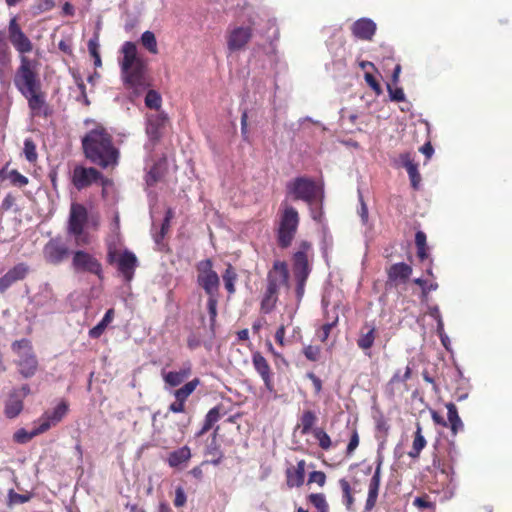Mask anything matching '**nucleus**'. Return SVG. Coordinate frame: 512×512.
I'll return each mask as SVG.
<instances>
[{
  "mask_svg": "<svg viewBox=\"0 0 512 512\" xmlns=\"http://www.w3.org/2000/svg\"><path fill=\"white\" fill-rule=\"evenodd\" d=\"M298 211L292 206H286L280 216L279 226L276 231L277 244L281 249L291 246L299 226Z\"/></svg>",
  "mask_w": 512,
  "mask_h": 512,
  "instance_id": "obj_8",
  "label": "nucleus"
},
{
  "mask_svg": "<svg viewBox=\"0 0 512 512\" xmlns=\"http://www.w3.org/2000/svg\"><path fill=\"white\" fill-rule=\"evenodd\" d=\"M337 322H338V318H336L331 323H326V324L321 326L320 330L318 331V337L321 340V342H326L327 341L332 328L336 326Z\"/></svg>",
  "mask_w": 512,
  "mask_h": 512,
  "instance_id": "obj_62",
  "label": "nucleus"
},
{
  "mask_svg": "<svg viewBox=\"0 0 512 512\" xmlns=\"http://www.w3.org/2000/svg\"><path fill=\"white\" fill-rule=\"evenodd\" d=\"M7 178L10 179V182L13 186L24 187L28 184L29 180L26 176L22 175L17 170H11L8 172Z\"/></svg>",
  "mask_w": 512,
  "mask_h": 512,
  "instance_id": "obj_57",
  "label": "nucleus"
},
{
  "mask_svg": "<svg viewBox=\"0 0 512 512\" xmlns=\"http://www.w3.org/2000/svg\"><path fill=\"white\" fill-rule=\"evenodd\" d=\"M412 274V267L404 262L396 263L387 270L388 280L391 282H406Z\"/></svg>",
  "mask_w": 512,
  "mask_h": 512,
  "instance_id": "obj_31",
  "label": "nucleus"
},
{
  "mask_svg": "<svg viewBox=\"0 0 512 512\" xmlns=\"http://www.w3.org/2000/svg\"><path fill=\"white\" fill-rule=\"evenodd\" d=\"M31 272V267L28 263L19 262L0 277V292L4 293L13 284L19 281H23Z\"/></svg>",
  "mask_w": 512,
  "mask_h": 512,
  "instance_id": "obj_17",
  "label": "nucleus"
},
{
  "mask_svg": "<svg viewBox=\"0 0 512 512\" xmlns=\"http://www.w3.org/2000/svg\"><path fill=\"white\" fill-rule=\"evenodd\" d=\"M304 356L312 362H317L321 356V348L319 346L308 345L303 348Z\"/></svg>",
  "mask_w": 512,
  "mask_h": 512,
  "instance_id": "obj_58",
  "label": "nucleus"
},
{
  "mask_svg": "<svg viewBox=\"0 0 512 512\" xmlns=\"http://www.w3.org/2000/svg\"><path fill=\"white\" fill-rule=\"evenodd\" d=\"M11 350L16 355L14 364L18 373L25 379L35 376L39 369V361L32 342L27 338L15 340L11 344Z\"/></svg>",
  "mask_w": 512,
  "mask_h": 512,
  "instance_id": "obj_5",
  "label": "nucleus"
},
{
  "mask_svg": "<svg viewBox=\"0 0 512 512\" xmlns=\"http://www.w3.org/2000/svg\"><path fill=\"white\" fill-rule=\"evenodd\" d=\"M25 158L30 163H35L38 159V154L36 151V145L31 138H27L24 141V149H23Z\"/></svg>",
  "mask_w": 512,
  "mask_h": 512,
  "instance_id": "obj_53",
  "label": "nucleus"
},
{
  "mask_svg": "<svg viewBox=\"0 0 512 512\" xmlns=\"http://www.w3.org/2000/svg\"><path fill=\"white\" fill-rule=\"evenodd\" d=\"M85 158L102 168H115L119 163L120 151L113 143L112 135L101 125L88 131L81 140Z\"/></svg>",
  "mask_w": 512,
  "mask_h": 512,
  "instance_id": "obj_1",
  "label": "nucleus"
},
{
  "mask_svg": "<svg viewBox=\"0 0 512 512\" xmlns=\"http://www.w3.org/2000/svg\"><path fill=\"white\" fill-rule=\"evenodd\" d=\"M197 283L207 295L219 294L220 279L213 269L211 259H204L197 263Z\"/></svg>",
  "mask_w": 512,
  "mask_h": 512,
  "instance_id": "obj_12",
  "label": "nucleus"
},
{
  "mask_svg": "<svg viewBox=\"0 0 512 512\" xmlns=\"http://www.w3.org/2000/svg\"><path fill=\"white\" fill-rule=\"evenodd\" d=\"M312 434L313 437L317 440L318 445L322 450L328 451L332 448L333 442L330 436L323 428H314Z\"/></svg>",
  "mask_w": 512,
  "mask_h": 512,
  "instance_id": "obj_45",
  "label": "nucleus"
},
{
  "mask_svg": "<svg viewBox=\"0 0 512 512\" xmlns=\"http://www.w3.org/2000/svg\"><path fill=\"white\" fill-rule=\"evenodd\" d=\"M286 188L294 200H302L309 205L317 201L322 202L324 198L323 189L309 177H296L287 184Z\"/></svg>",
  "mask_w": 512,
  "mask_h": 512,
  "instance_id": "obj_7",
  "label": "nucleus"
},
{
  "mask_svg": "<svg viewBox=\"0 0 512 512\" xmlns=\"http://www.w3.org/2000/svg\"><path fill=\"white\" fill-rule=\"evenodd\" d=\"M13 82L17 90L26 98L32 117L48 118L52 115V109L46 101V95L41 90V81L37 69L21 70L20 74H15Z\"/></svg>",
  "mask_w": 512,
  "mask_h": 512,
  "instance_id": "obj_3",
  "label": "nucleus"
},
{
  "mask_svg": "<svg viewBox=\"0 0 512 512\" xmlns=\"http://www.w3.org/2000/svg\"><path fill=\"white\" fill-rule=\"evenodd\" d=\"M22 398L16 390H13L5 402L4 414L7 418H16L23 410Z\"/></svg>",
  "mask_w": 512,
  "mask_h": 512,
  "instance_id": "obj_30",
  "label": "nucleus"
},
{
  "mask_svg": "<svg viewBox=\"0 0 512 512\" xmlns=\"http://www.w3.org/2000/svg\"><path fill=\"white\" fill-rule=\"evenodd\" d=\"M192 374V365L190 362L184 363L179 371L162 372V377L166 385L177 387L182 384Z\"/></svg>",
  "mask_w": 512,
  "mask_h": 512,
  "instance_id": "obj_25",
  "label": "nucleus"
},
{
  "mask_svg": "<svg viewBox=\"0 0 512 512\" xmlns=\"http://www.w3.org/2000/svg\"><path fill=\"white\" fill-rule=\"evenodd\" d=\"M221 414V406H215L208 411L205 416L202 428L196 433V437H201L205 433H207L213 426L220 420Z\"/></svg>",
  "mask_w": 512,
  "mask_h": 512,
  "instance_id": "obj_35",
  "label": "nucleus"
},
{
  "mask_svg": "<svg viewBox=\"0 0 512 512\" xmlns=\"http://www.w3.org/2000/svg\"><path fill=\"white\" fill-rule=\"evenodd\" d=\"M387 90L392 101L402 102L405 100V94L401 87H393L391 84H387Z\"/></svg>",
  "mask_w": 512,
  "mask_h": 512,
  "instance_id": "obj_60",
  "label": "nucleus"
},
{
  "mask_svg": "<svg viewBox=\"0 0 512 512\" xmlns=\"http://www.w3.org/2000/svg\"><path fill=\"white\" fill-rule=\"evenodd\" d=\"M364 78H365L366 83L375 92L376 95L382 94L381 85L379 84V82L376 80V78L372 74L365 73Z\"/></svg>",
  "mask_w": 512,
  "mask_h": 512,
  "instance_id": "obj_64",
  "label": "nucleus"
},
{
  "mask_svg": "<svg viewBox=\"0 0 512 512\" xmlns=\"http://www.w3.org/2000/svg\"><path fill=\"white\" fill-rule=\"evenodd\" d=\"M456 450L452 443H447L444 448L441 443L434 444L432 453V464L427 467L429 472L439 471L449 477L453 473V462L455 460Z\"/></svg>",
  "mask_w": 512,
  "mask_h": 512,
  "instance_id": "obj_10",
  "label": "nucleus"
},
{
  "mask_svg": "<svg viewBox=\"0 0 512 512\" xmlns=\"http://www.w3.org/2000/svg\"><path fill=\"white\" fill-rule=\"evenodd\" d=\"M224 287L229 295H233L236 292L235 283L238 279V274L235 268L228 264L224 273L222 274Z\"/></svg>",
  "mask_w": 512,
  "mask_h": 512,
  "instance_id": "obj_40",
  "label": "nucleus"
},
{
  "mask_svg": "<svg viewBox=\"0 0 512 512\" xmlns=\"http://www.w3.org/2000/svg\"><path fill=\"white\" fill-rule=\"evenodd\" d=\"M44 433V431H40V425L35 424L31 431H27L25 429H19L14 433V440L18 443H27L32 440L35 436Z\"/></svg>",
  "mask_w": 512,
  "mask_h": 512,
  "instance_id": "obj_44",
  "label": "nucleus"
},
{
  "mask_svg": "<svg viewBox=\"0 0 512 512\" xmlns=\"http://www.w3.org/2000/svg\"><path fill=\"white\" fill-rule=\"evenodd\" d=\"M73 78L80 92V96L77 97V100L83 102L86 106L90 105V101L86 93V86L82 77L79 74H73Z\"/></svg>",
  "mask_w": 512,
  "mask_h": 512,
  "instance_id": "obj_56",
  "label": "nucleus"
},
{
  "mask_svg": "<svg viewBox=\"0 0 512 512\" xmlns=\"http://www.w3.org/2000/svg\"><path fill=\"white\" fill-rule=\"evenodd\" d=\"M88 51L90 55L94 58L95 67H101L102 61L99 53V40L97 35H95L88 41Z\"/></svg>",
  "mask_w": 512,
  "mask_h": 512,
  "instance_id": "obj_50",
  "label": "nucleus"
},
{
  "mask_svg": "<svg viewBox=\"0 0 512 512\" xmlns=\"http://www.w3.org/2000/svg\"><path fill=\"white\" fill-rule=\"evenodd\" d=\"M339 485L342 490V501L344 505L346 506L347 510H352L353 504H354V496L352 493V488L350 486V483L346 479H340Z\"/></svg>",
  "mask_w": 512,
  "mask_h": 512,
  "instance_id": "obj_47",
  "label": "nucleus"
},
{
  "mask_svg": "<svg viewBox=\"0 0 512 512\" xmlns=\"http://www.w3.org/2000/svg\"><path fill=\"white\" fill-rule=\"evenodd\" d=\"M162 99L160 94L155 90H148L145 96V105L150 109H159Z\"/></svg>",
  "mask_w": 512,
  "mask_h": 512,
  "instance_id": "obj_54",
  "label": "nucleus"
},
{
  "mask_svg": "<svg viewBox=\"0 0 512 512\" xmlns=\"http://www.w3.org/2000/svg\"><path fill=\"white\" fill-rule=\"evenodd\" d=\"M8 44L18 52L20 64L15 74H20L21 70L28 71L37 69V61L27 57L28 53L33 51L34 45L31 39L23 31L16 16L9 20L7 26Z\"/></svg>",
  "mask_w": 512,
  "mask_h": 512,
  "instance_id": "obj_4",
  "label": "nucleus"
},
{
  "mask_svg": "<svg viewBox=\"0 0 512 512\" xmlns=\"http://www.w3.org/2000/svg\"><path fill=\"white\" fill-rule=\"evenodd\" d=\"M33 497L32 493L19 494L15 492L13 489L9 490L8 493V505L13 506L17 504H23L31 500Z\"/></svg>",
  "mask_w": 512,
  "mask_h": 512,
  "instance_id": "obj_52",
  "label": "nucleus"
},
{
  "mask_svg": "<svg viewBox=\"0 0 512 512\" xmlns=\"http://www.w3.org/2000/svg\"><path fill=\"white\" fill-rule=\"evenodd\" d=\"M399 159L401 165L407 170L412 188L414 190H418L421 182V175L418 171V164L414 161L410 153L400 154Z\"/></svg>",
  "mask_w": 512,
  "mask_h": 512,
  "instance_id": "obj_26",
  "label": "nucleus"
},
{
  "mask_svg": "<svg viewBox=\"0 0 512 512\" xmlns=\"http://www.w3.org/2000/svg\"><path fill=\"white\" fill-rule=\"evenodd\" d=\"M380 482L369 481L368 484V494L365 502L364 510L365 512H370L374 509L377 503L378 494H379Z\"/></svg>",
  "mask_w": 512,
  "mask_h": 512,
  "instance_id": "obj_42",
  "label": "nucleus"
},
{
  "mask_svg": "<svg viewBox=\"0 0 512 512\" xmlns=\"http://www.w3.org/2000/svg\"><path fill=\"white\" fill-rule=\"evenodd\" d=\"M413 505L419 509H434L435 503L430 501L428 495L416 497L413 501Z\"/></svg>",
  "mask_w": 512,
  "mask_h": 512,
  "instance_id": "obj_61",
  "label": "nucleus"
},
{
  "mask_svg": "<svg viewBox=\"0 0 512 512\" xmlns=\"http://www.w3.org/2000/svg\"><path fill=\"white\" fill-rule=\"evenodd\" d=\"M307 499L318 511L329 509L328 502L323 493H312L308 495Z\"/></svg>",
  "mask_w": 512,
  "mask_h": 512,
  "instance_id": "obj_51",
  "label": "nucleus"
},
{
  "mask_svg": "<svg viewBox=\"0 0 512 512\" xmlns=\"http://www.w3.org/2000/svg\"><path fill=\"white\" fill-rule=\"evenodd\" d=\"M70 181L71 184L78 190H84L94 183L101 182V184H105L107 179L104 175L95 167H86L81 164H77L74 166L73 170L70 172Z\"/></svg>",
  "mask_w": 512,
  "mask_h": 512,
  "instance_id": "obj_11",
  "label": "nucleus"
},
{
  "mask_svg": "<svg viewBox=\"0 0 512 512\" xmlns=\"http://www.w3.org/2000/svg\"><path fill=\"white\" fill-rule=\"evenodd\" d=\"M375 428L377 432V438H381L383 441L386 440L390 425L383 415L375 418Z\"/></svg>",
  "mask_w": 512,
  "mask_h": 512,
  "instance_id": "obj_49",
  "label": "nucleus"
},
{
  "mask_svg": "<svg viewBox=\"0 0 512 512\" xmlns=\"http://www.w3.org/2000/svg\"><path fill=\"white\" fill-rule=\"evenodd\" d=\"M252 365L258 375L264 382L265 388L269 392H274L273 372L267 359L256 351L252 354Z\"/></svg>",
  "mask_w": 512,
  "mask_h": 512,
  "instance_id": "obj_20",
  "label": "nucleus"
},
{
  "mask_svg": "<svg viewBox=\"0 0 512 512\" xmlns=\"http://www.w3.org/2000/svg\"><path fill=\"white\" fill-rule=\"evenodd\" d=\"M117 245H118L117 239H115V238L106 241V246H107L106 260H107V263L110 265L115 264L116 257L120 254L118 252Z\"/></svg>",
  "mask_w": 512,
  "mask_h": 512,
  "instance_id": "obj_55",
  "label": "nucleus"
},
{
  "mask_svg": "<svg viewBox=\"0 0 512 512\" xmlns=\"http://www.w3.org/2000/svg\"><path fill=\"white\" fill-rule=\"evenodd\" d=\"M221 414V406H215L208 411L205 416L202 428L196 433V437H201L205 433H207L213 426L220 420Z\"/></svg>",
  "mask_w": 512,
  "mask_h": 512,
  "instance_id": "obj_37",
  "label": "nucleus"
},
{
  "mask_svg": "<svg viewBox=\"0 0 512 512\" xmlns=\"http://www.w3.org/2000/svg\"><path fill=\"white\" fill-rule=\"evenodd\" d=\"M289 271L286 262L277 260L267 273V286L271 291L280 290L282 285H288Z\"/></svg>",
  "mask_w": 512,
  "mask_h": 512,
  "instance_id": "obj_19",
  "label": "nucleus"
},
{
  "mask_svg": "<svg viewBox=\"0 0 512 512\" xmlns=\"http://www.w3.org/2000/svg\"><path fill=\"white\" fill-rule=\"evenodd\" d=\"M69 255V248L60 237L50 239L43 247V256L46 262L58 265Z\"/></svg>",
  "mask_w": 512,
  "mask_h": 512,
  "instance_id": "obj_14",
  "label": "nucleus"
},
{
  "mask_svg": "<svg viewBox=\"0 0 512 512\" xmlns=\"http://www.w3.org/2000/svg\"><path fill=\"white\" fill-rule=\"evenodd\" d=\"M192 457L191 449L188 446H182L167 455V464L174 469H183L187 466Z\"/></svg>",
  "mask_w": 512,
  "mask_h": 512,
  "instance_id": "obj_24",
  "label": "nucleus"
},
{
  "mask_svg": "<svg viewBox=\"0 0 512 512\" xmlns=\"http://www.w3.org/2000/svg\"><path fill=\"white\" fill-rule=\"evenodd\" d=\"M142 46L151 54H158V45L155 34L152 31H145L140 38Z\"/></svg>",
  "mask_w": 512,
  "mask_h": 512,
  "instance_id": "obj_46",
  "label": "nucleus"
},
{
  "mask_svg": "<svg viewBox=\"0 0 512 512\" xmlns=\"http://www.w3.org/2000/svg\"><path fill=\"white\" fill-rule=\"evenodd\" d=\"M219 430H220L219 426H217L214 429L213 434H212V438H211V442L207 445L206 451H205L206 455H210L213 458L211 460L203 461L202 465H205L207 463H211L213 465H218L221 462L222 458H223V453L220 450V445H219V443L217 441V436L219 434Z\"/></svg>",
  "mask_w": 512,
  "mask_h": 512,
  "instance_id": "obj_32",
  "label": "nucleus"
},
{
  "mask_svg": "<svg viewBox=\"0 0 512 512\" xmlns=\"http://www.w3.org/2000/svg\"><path fill=\"white\" fill-rule=\"evenodd\" d=\"M122 53L120 66L124 86L139 96L150 86L147 62L137 55V47L133 42H125Z\"/></svg>",
  "mask_w": 512,
  "mask_h": 512,
  "instance_id": "obj_2",
  "label": "nucleus"
},
{
  "mask_svg": "<svg viewBox=\"0 0 512 512\" xmlns=\"http://www.w3.org/2000/svg\"><path fill=\"white\" fill-rule=\"evenodd\" d=\"M12 66V52L4 31L0 30V77H3Z\"/></svg>",
  "mask_w": 512,
  "mask_h": 512,
  "instance_id": "obj_28",
  "label": "nucleus"
},
{
  "mask_svg": "<svg viewBox=\"0 0 512 512\" xmlns=\"http://www.w3.org/2000/svg\"><path fill=\"white\" fill-rule=\"evenodd\" d=\"M117 271L126 282H131L138 266L136 255L130 250H124L116 257Z\"/></svg>",
  "mask_w": 512,
  "mask_h": 512,
  "instance_id": "obj_18",
  "label": "nucleus"
},
{
  "mask_svg": "<svg viewBox=\"0 0 512 512\" xmlns=\"http://www.w3.org/2000/svg\"><path fill=\"white\" fill-rule=\"evenodd\" d=\"M72 266L75 271L88 272L96 275L99 279H103V269L101 262L92 254L77 250L73 254Z\"/></svg>",
  "mask_w": 512,
  "mask_h": 512,
  "instance_id": "obj_13",
  "label": "nucleus"
},
{
  "mask_svg": "<svg viewBox=\"0 0 512 512\" xmlns=\"http://www.w3.org/2000/svg\"><path fill=\"white\" fill-rule=\"evenodd\" d=\"M221 414V406H215L208 411L205 416L202 428L196 433V437H201L205 433H207L213 426L220 420Z\"/></svg>",
  "mask_w": 512,
  "mask_h": 512,
  "instance_id": "obj_36",
  "label": "nucleus"
},
{
  "mask_svg": "<svg viewBox=\"0 0 512 512\" xmlns=\"http://www.w3.org/2000/svg\"><path fill=\"white\" fill-rule=\"evenodd\" d=\"M351 32L358 39L371 41L376 33V24L369 18H361L353 23Z\"/></svg>",
  "mask_w": 512,
  "mask_h": 512,
  "instance_id": "obj_23",
  "label": "nucleus"
},
{
  "mask_svg": "<svg viewBox=\"0 0 512 512\" xmlns=\"http://www.w3.org/2000/svg\"><path fill=\"white\" fill-rule=\"evenodd\" d=\"M318 417L312 410H304L299 418L297 428L300 429L301 435L312 433L313 426L316 424Z\"/></svg>",
  "mask_w": 512,
  "mask_h": 512,
  "instance_id": "obj_34",
  "label": "nucleus"
},
{
  "mask_svg": "<svg viewBox=\"0 0 512 512\" xmlns=\"http://www.w3.org/2000/svg\"><path fill=\"white\" fill-rule=\"evenodd\" d=\"M426 445L427 441L422 433V427L420 423H417L416 431L414 432L413 435L412 447L408 452V456L412 459H418Z\"/></svg>",
  "mask_w": 512,
  "mask_h": 512,
  "instance_id": "obj_33",
  "label": "nucleus"
},
{
  "mask_svg": "<svg viewBox=\"0 0 512 512\" xmlns=\"http://www.w3.org/2000/svg\"><path fill=\"white\" fill-rule=\"evenodd\" d=\"M88 222V210L80 203H72L68 219V233L75 238V243L79 246L90 243L89 236L84 233V228Z\"/></svg>",
  "mask_w": 512,
  "mask_h": 512,
  "instance_id": "obj_9",
  "label": "nucleus"
},
{
  "mask_svg": "<svg viewBox=\"0 0 512 512\" xmlns=\"http://www.w3.org/2000/svg\"><path fill=\"white\" fill-rule=\"evenodd\" d=\"M69 411V404L66 400H61L52 410L45 411L42 416L34 422L40 425V431H48L52 426L57 425L66 416Z\"/></svg>",
  "mask_w": 512,
  "mask_h": 512,
  "instance_id": "obj_15",
  "label": "nucleus"
},
{
  "mask_svg": "<svg viewBox=\"0 0 512 512\" xmlns=\"http://www.w3.org/2000/svg\"><path fill=\"white\" fill-rule=\"evenodd\" d=\"M376 334L377 331L375 325L366 322L360 330V334L357 339V346L363 351L371 349L374 345Z\"/></svg>",
  "mask_w": 512,
  "mask_h": 512,
  "instance_id": "obj_29",
  "label": "nucleus"
},
{
  "mask_svg": "<svg viewBox=\"0 0 512 512\" xmlns=\"http://www.w3.org/2000/svg\"><path fill=\"white\" fill-rule=\"evenodd\" d=\"M312 249V245L308 241H302L299 244L298 250L293 254V275L296 281V297L297 301L300 302L305 294V286L308 277L311 273V266L309 264V252Z\"/></svg>",
  "mask_w": 512,
  "mask_h": 512,
  "instance_id": "obj_6",
  "label": "nucleus"
},
{
  "mask_svg": "<svg viewBox=\"0 0 512 512\" xmlns=\"http://www.w3.org/2000/svg\"><path fill=\"white\" fill-rule=\"evenodd\" d=\"M167 120L164 114H158L148 119L146 133L153 142H158L162 137Z\"/></svg>",
  "mask_w": 512,
  "mask_h": 512,
  "instance_id": "obj_27",
  "label": "nucleus"
},
{
  "mask_svg": "<svg viewBox=\"0 0 512 512\" xmlns=\"http://www.w3.org/2000/svg\"><path fill=\"white\" fill-rule=\"evenodd\" d=\"M200 384L201 380L196 377L191 381L185 383L182 387L174 390L173 396L175 398V401L169 405L168 410L172 413L185 412L187 399Z\"/></svg>",
  "mask_w": 512,
  "mask_h": 512,
  "instance_id": "obj_16",
  "label": "nucleus"
},
{
  "mask_svg": "<svg viewBox=\"0 0 512 512\" xmlns=\"http://www.w3.org/2000/svg\"><path fill=\"white\" fill-rule=\"evenodd\" d=\"M306 461L301 459L295 466H289L285 470L286 485L288 488H299L305 482Z\"/></svg>",
  "mask_w": 512,
  "mask_h": 512,
  "instance_id": "obj_22",
  "label": "nucleus"
},
{
  "mask_svg": "<svg viewBox=\"0 0 512 512\" xmlns=\"http://www.w3.org/2000/svg\"><path fill=\"white\" fill-rule=\"evenodd\" d=\"M253 36L251 27H236L232 29L227 38L228 49L232 52L243 49Z\"/></svg>",
  "mask_w": 512,
  "mask_h": 512,
  "instance_id": "obj_21",
  "label": "nucleus"
},
{
  "mask_svg": "<svg viewBox=\"0 0 512 512\" xmlns=\"http://www.w3.org/2000/svg\"><path fill=\"white\" fill-rule=\"evenodd\" d=\"M412 376V368L408 365L405 369V372L401 374L399 370H397L393 376L390 378V380L387 383V390L390 392L391 395L394 394V388L398 383H406L407 380H409Z\"/></svg>",
  "mask_w": 512,
  "mask_h": 512,
  "instance_id": "obj_43",
  "label": "nucleus"
},
{
  "mask_svg": "<svg viewBox=\"0 0 512 512\" xmlns=\"http://www.w3.org/2000/svg\"><path fill=\"white\" fill-rule=\"evenodd\" d=\"M207 296H208L207 310H208V313L210 316V326H211V328H213L216 323L219 294H212V295H207Z\"/></svg>",
  "mask_w": 512,
  "mask_h": 512,
  "instance_id": "obj_48",
  "label": "nucleus"
},
{
  "mask_svg": "<svg viewBox=\"0 0 512 512\" xmlns=\"http://www.w3.org/2000/svg\"><path fill=\"white\" fill-rule=\"evenodd\" d=\"M308 483H317L320 487H323L326 483V475L322 471H313L309 474Z\"/></svg>",
  "mask_w": 512,
  "mask_h": 512,
  "instance_id": "obj_63",
  "label": "nucleus"
},
{
  "mask_svg": "<svg viewBox=\"0 0 512 512\" xmlns=\"http://www.w3.org/2000/svg\"><path fill=\"white\" fill-rule=\"evenodd\" d=\"M359 434H358V431L356 428H354L352 430V433H351V436H350V440L348 442V445H347V448H346V455L347 456H351L353 455V453L355 452V450L357 449L358 445H359Z\"/></svg>",
  "mask_w": 512,
  "mask_h": 512,
  "instance_id": "obj_59",
  "label": "nucleus"
},
{
  "mask_svg": "<svg viewBox=\"0 0 512 512\" xmlns=\"http://www.w3.org/2000/svg\"><path fill=\"white\" fill-rule=\"evenodd\" d=\"M278 293L279 291L273 290L271 291L270 288L266 287L264 295L261 300V311L265 314L270 313L276 306L277 300H278Z\"/></svg>",
  "mask_w": 512,
  "mask_h": 512,
  "instance_id": "obj_41",
  "label": "nucleus"
},
{
  "mask_svg": "<svg viewBox=\"0 0 512 512\" xmlns=\"http://www.w3.org/2000/svg\"><path fill=\"white\" fill-rule=\"evenodd\" d=\"M114 315H115V310L113 308L108 309L106 311L104 317L102 318V320L96 326H94L93 328H91L89 330L88 334H89L90 338H92V339L99 338L104 333V331L106 330L108 325L113 321Z\"/></svg>",
  "mask_w": 512,
  "mask_h": 512,
  "instance_id": "obj_39",
  "label": "nucleus"
},
{
  "mask_svg": "<svg viewBox=\"0 0 512 512\" xmlns=\"http://www.w3.org/2000/svg\"><path fill=\"white\" fill-rule=\"evenodd\" d=\"M447 408V423L450 427L452 434L456 435L459 430L463 429V422L459 417L457 407L454 403H446Z\"/></svg>",
  "mask_w": 512,
  "mask_h": 512,
  "instance_id": "obj_38",
  "label": "nucleus"
}]
</instances>
